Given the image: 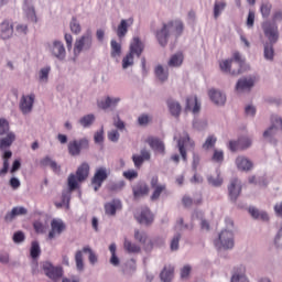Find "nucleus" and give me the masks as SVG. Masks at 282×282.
I'll return each instance as SVG.
<instances>
[{
	"label": "nucleus",
	"mask_w": 282,
	"mask_h": 282,
	"mask_svg": "<svg viewBox=\"0 0 282 282\" xmlns=\"http://www.w3.org/2000/svg\"><path fill=\"white\" fill-rule=\"evenodd\" d=\"M182 32H184V23H182V21H170L167 24H163V28L156 33V39L160 45L165 47L169 43V36H171V33L175 36H180Z\"/></svg>",
	"instance_id": "nucleus-1"
},
{
	"label": "nucleus",
	"mask_w": 282,
	"mask_h": 282,
	"mask_svg": "<svg viewBox=\"0 0 282 282\" xmlns=\"http://www.w3.org/2000/svg\"><path fill=\"white\" fill-rule=\"evenodd\" d=\"M243 59L239 52L234 53L232 59H225L219 63L220 70L224 74H230L231 76H239L241 74V67H243Z\"/></svg>",
	"instance_id": "nucleus-2"
},
{
	"label": "nucleus",
	"mask_w": 282,
	"mask_h": 282,
	"mask_svg": "<svg viewBox=\"0 0 282 282\" xmlns=\"http://www.w3.org/2000/svg\"><path fill=\"white\" fill-rule=\"evenodd\" d=\"M142 54V42L140 37H133L130 44L129 53L122 58V69H129L133 65V56H138Z\"/></svg>",
	"instance_id": "nucleus-3"
},
{
	"label": "nucleus",
	"mask_w": 282,
	"mask_h": 282,
	"mask_svg": "<svg viewBox=\"0 0 282 282\" xmlns=\"http://www.w3.org/2000/svg\"><path fill=\"white\" fill-rule=\"evenodd\" d=\"M68 153L73 158H76L83 153V151H87L89 149V139L88 138H82V139H74L68 142L67 145Z\"/></svg>",
	"instance_id": "nucleus-4"
},
{
	"label": "nucleus",
	"mask_w": 282,
	"mask_h": 282,
	"mask_svg": "<svg viewBox=\"0 0 282 282\" xmlns=\"http://www.w3.org/2000/svg\"><path fill=\"white\" fill-rule=\"evenodd\" d=\"M215 246L218 249L224 248V250H230V248H235V235L230 230H223L218 239L215 240Z\"/></svg>",
	"instance_id": "nucleus-5"
},
{
	"label": "nucleus",
	"mask_w": 282,
	"mask_h": 282,
	"mask_svg": "<svg viewBox=\"0 0 282 282\" xmlns=\"http://www.w3.org/2000/svg\"><path fill=\"white\" fill-rule=\"evenodd\" d=\"M94 43V39L91 36V30L86 31L82 35L80 39L76 40L75 46H74V54L75 56H78L83 50H91V45Z\"/></svg>",
	"instance_id": "nucleus-6"
},
{
	"label": "nucleus",
	"mask_w": 282,
	"mask_h": 282,
	"mask_svg": "<svg viewBox=\"0 0 282 282\" xmlns=\"http://www.w3.org/2000/svg\"><path fill=\"white\" fill-rule=\"evenodd\" d=\"M177 147H178V151H180V154H181V158L184 162L187 161V155H186V149L187 150H193L195 149V141L191 140V137H188L187 133H185L180 140H178V143H177Z\"/></svg>",
	"instance_id": "nucleus-7"
},
{
	"label": "nucleus",
	"mask_w": 282,
	"mask_h": 282,
	"mask_svg": "<svg viewBox=\"0 0 282 282\" xmlns=\"http://www.w3.org/2000/svg\"><path fill=\"white\" fill-rule=\"evenodd\" d=\"M67 228V226L65 225V223L61 219H53L51 221V230L48 232L47 239L52 240V239H56V237L63 235V232H65V229Z\"/></svg>",
	"instance_id": "nucleus-8"
},
{
	"label": "nucleus",
	"mask_w": 282,
	"mask_h": 282,
	"mask_svg": "<svg viewBox=\"0 0 282 282\" xmlns=\"http://www.w3.org/2000/svg\"><path fill=\"white\" fill-rule=\"evenodd\" d=\"M43 271L48 279H52V281H56V279H61V276H63V268L54 267L52 265V262H44Z\"/></svg>",
	"instance_id": "nucleus-9"
},
{
	"label": "nucleus",
	"mask_w": 282,
	"mask_h": 282,
	"mask_svg": "<svg viewBox=\"0 0 282 282\" xmlns=\"http://www.w3.org/2000/svg\"><path fill=\"white\" fill-rule=\"evenodd\" d=\"M107 177H109V174H107V167H98L91 178L94 191H98Z\"/></svg>",
	"instance_id": "nucleus-10"
},
{
	"label": "nucleus",
	"mask_w": 282,
	"mask_h": 282,
	"mask_svg": "<svg viewBox=\"0 0 282 282\" xmlns=\"http://www.w3.org/2000/svg\"><path fill=\"white\" fill-rule=\"evenodd\" d=\"M145 142L147 144H149L152 151H155V153H160L161 155H164L166 153V147L164 145V141H162L160 138L148 137L145 139Z\"/></svg>",
	"instance_id": "nucleus-11"
},
{
	"label": "nucleus",
	"mask_w": 282,
	"mask_h": 282,
	"mask_svg": "<svg viewBox=\"0 0 282 282\" xmlns=\"http://www.w3.org/2000/svg\"><path fill=\"white\" fill-rule=\"evenodd\" d=\"M262 28L264 30V35L269 39L270 43H276V41H279V28L276 24L265 22Z\"/></svg>",
	"instance_id": "nucleus-12"
},
{
	"label": "nucleus",
	"mask_w": 282,
	"mask_h": 282,
	"mask_svg": "<svg viewBox=\"0 0 282 282\" xmlns=\"http://www.w3.org/2000/svg\"><path fill=\"white\" fill-rule=\"evenodd\" d=\"M252 145V140L246 137H241L238 141H230L229 149L230 151H245V149H249Z\"/></svg>",
	"instance_id": "nucleus-13"
},
{
	"label": "nucleus",
	"mask_w": 282,
	"mask_h": 282,
	"mask_svg": "<svg viewBox=\"0 0 282 282\" xmlns=\"http://www.w3.org/2000/svg\"><path fill=\"white\" fill-rule=\"evenodd\" d=\"M34 98L36 96L34 94L23 95L20 99V110L22 113H30L32 111V107H34Z\"/></svg>",
	"instance_id": "nucleus-14"
},
{
	"label": "nucleus",
	"mask_w": 282,
	"mask_h": 282,
	"mask_svg": "<svg viewBox=\"0 0 282 282\" xmlns=\"http://www.w3.org/2000/svg\"><path fill=\"white\" fill-rule=\"evenodd\" d=\"M279 129L282 131V119L278 116H272L271 127L267 131H264L263 138H272V135H275Z\"/></svg>",
	"instance_id": "nucleus-15"
},
{
	"label": "nucleus",
	"mask_w": 282,
	"mask_h": 282,
	"mask_svg": "<svg viewBox=\"0 0 282 282\" xmlns=\"http://www.w3.org/2000/svg\"><path fill=\"white\" fill-rule=\"evenodd\" d=\"M252 87H254V77L241 78L236 85V91L238 94L250 91Z\"/></svg>",
	"instance_id": "nucleus-16"
},
{
	"label": "nucleus",
	"mask_w": 282,
	"mask_h": 282,
	"mask_svg": "<svg viewBox=\"0 0 282 282\" xmlns=\"http://www.w3.org/2000/svg\"><path fill=\"white\" fill-rule=\"evenodd\" d=\"M229 197L232 202H237V197L241 195V183H239L238 178H234L230 181L228 186Z\"/></svg>",
	"instance_id": "nucleus-17"
},
{
	"label": "nucleus",
	"mask_w": 282,
	"mask_h": 282,
	"mask_svg": "<svg viewBox=\"0 0 282 282\" xmlns=\"http://www.w3.org/2000/svg\"><path fill=\"white\" fill-rule=\"evenodd\" d=\"M51 54L55 56V58H58L59 61H63L65 58V45L61 41L53 42V45L50 46Z\"/></svg>",
	"instance_id": "nucleus-18"
},
{
	"label": "nucleus",
	"mask_w": 282,
	"mask_h": 282,
	"mask_svg": "<svg viewBox=\"0 0 282 282\" xmlns=\"http://www.w3.org/2000/svg\"><path fill=\"white\" fill-rule=\"evenodd\" d=\"M12 34H14V26L10 24V21L4 20L0 23V39L8 41V39L12 37Z\"/></svg>",
	"instance_id": "nucleus-19"
},
{
	"label": "nucleus",
	"mask_w": 282,
	"mask_h": 282,
	"mask_svg": "<svg viewBox=\"0 0 282 282\" xmlns=\"http://www.w3.org/2000/svg\"><path fill=\"white\" fill-rule=\"evenodd\" d=\"M236 166L238 171H243L248 173V171H252V167L254 166V164L252 163V161H250L246 156H238L236 159Z\"/></svg>",
	"instance_id": "nucleus-20"
},
{
	"label": "nucleus",
	"mask_w": 282,
	"mask_h": 282,
	"mask_svg": "<svg viewBox=\"0 0 282 282\" xmlns=\"http://www.w3.org/2000/svg\"><path fill=\"white\" fill-rule=\"evenodd\" d=\"M185 109L186 111H192V113H199L202 104L197 101V96L187 97Z\"/></svg>",
	"instance_id": "nucleus-21"
},
{
	"label": "nucleus",
	"mask_w": 282,
	"mask_h": 282,
	"mask_svg": "<svg viewBox=\"0 0 282 282\" xmlns=\"http://www.w3.org/2000/svg\"><path fill=\"white\" fill-rule=\"evenodd\" d=\"M118 102H120V98H111V97H106L105 100H99L97 101V107L99 109H115V107H118Z\"/></svg>",
	"instance_id": "nucleus-22"
},
{
	"label": "nucleus",
	"mask_w": 282,
	"mask_h": 282,
	"mask_svg": "<svg viewBox=\"0 0 282 282\" xmlns=\"http://www.w3.org/2000/svg\"><path fill=\"white\" fill-rule=\"evenodd\" d=\"M131 25H133V19L121 20L117 28V36L119 39H124V36H127V32H129V26Z\"/></svg>",
	"instance_id": "nucleus-23"
},
{
	"label": "nucleus",
	"mask_w": 282,
	"mask_h": 282,
	"mask_svg": "<svg viewBox=\"0 0 282 282\" xmlns=\"http://www.w3.org/2000/svg\"><path fill=\"white\" fill-rule=\"evenodd\" d=\"M167 109L174 118H180L182 113V105H180V101H175L174 99H167L166 101Z\"/></svg>",
	"instance_id": "nucleus-24"
},
{
	"label": "nucleus",
	"mask_w": 282,
	"mask_h": 282,
	"mask_svg": "<svg viewBox=\"0 0 282 282\" xmlns=\"http://www.w3.org/2000/svg\"><path fill=\"white\" fill-rule=\"evenodd\" d=\"M122 208V203L118 199H113L110 203L105 204V213L106 215H110L113 217L116 215V210H120Z\"/></svg>",
	"instance_id": "nucleus-25"
},
{
	"label": "nucleus",
	"mask_w": 282,
	"mask_h": 282,
	"mask_svg": "<svg viewBox=\"0 0 282 282\" xmlns=\"http://www.w3.org/2000/svg\"><path fill=\"white\" fill-rule=\"evenodd\" d=\"M20 215H28V209L25 207H13L12 210L4 216V221H13L15 217Z\"/></svg>",
	"instance_id": "nucleus-26"
},
{
	"label": "nucleus",
	"mask_w": 282,
	"mask_h": 282,
	"mask_svg": "<svg viewBox=\"0 0 282 282\" xmlns=\"http://www.w3.org/2000/svg\"><path fill=\"white\" fill-rule=\"evenodd\" d=\"M76 177L79 182H85V180L89 177V163L84 162L79 165V167L76 171Z\"/></svg>",
	"instance_id": "nucleus-27"
},
{
	"label": "nucleus",
	"mask_w": 282,
	"mask_h": 282,
	"mask_svg": "<svg viewBox=\"0 0 282 282\" xmlns=\"http://www.w3.org/2000/svg\"><path fill=\"white\" fill-rule=\"evenodd\" d=\"M209 98L212 102L215 105H226V95H224L221 91L212 89L209 90Z\"/></svg>",
	"instance_id": "nucleus-28"
},
{
	"label": "nucleus",
	"mask_w": 282,
	"mask_h": 282,
	"mask_svg": "<svg viewBox=\"0 0 282 282\" xmlns=\"http://www.w3.org/2000/svg\"><path fill=\"white\" fill-rule=\"evenodd\" d=\"M175 272V268L172 265H165L161 271V281L163 282H171L173 281V274Z\"/></svg>",
	"instance_id": "nucleus-29"
},
{
	"label": "nucleus",
	"mask_w": 282,
	"mask_h": 282,
	"mask_svg": "<svg viewBox=\"0 0 282 282\" xmlns=\"http://www.w3.org/2000/svg\"><path fill=\"white\" fill-rule=\"evenodd\" d=\"M231 282H249L248 278H246V268L240 267L234 271L231 276Z\"/></svg>",
	"instance_id": "nucleus-30"
},
{
	"label": "nucleus",
	"mask_w": 282,
	"mask_h": 282,
	"mask_svg": "<svg viewBox=\"0 0 282 282\" xmlns=\"http://www.w3.org/2000/svg\"><path fill=\"white\" fill-rule=\"evenodd\" d=\"M14 140H17V134H14V132H9L4 138L0 140L1 151H3L4 149H9V147H12Z\"/></svg>",
	"instance_id": "nucleus-31"
},
{
	"label": "nucleus",
	"mask_w": 282,
	"mask_h": 282,
	"mask_svg": "<svg viewBox=\"0 0 282 282\" xmlns=\"http://www.w3.org/2000/svg\"><path fill=\"white\" fill-rule=\"evenodd\" d=\"M41 166H50L54 173H61V167L50 156H45L40 161Z\"/></svg>",
	"instance_id": "nucleus-32"
},
{
	"label": "nucleus",
	"mask_w": 282,
	"mask_h": 282,
	"mask_svg": "<svg viewBox=\"0 0 282 282\" xmlns=\"http://www.w3.org/2000/svg\"><path fill=\"white\" fill-rule=\"evenodd\" d=\"M10 158H12V151H6L3 153V167L0 170V177L2 175H6L8 171L10 170Z\"/></svg>",
	"instance_id": "nucleus-33"
},
{
	"label": "nucleus",
	"mask_w": 282,
	"mask_h": 282,
	"mask_svg": "<svg viewBox=\"0 0 282 282\" xmlns=\"http://www.w3.org/2000/svg\"><path fill=\"white\" fill-rule=\"evenodd\" d=\"M110 47H111L110 56L112 58H118V56L122 54V44L118 43L116 40H111Z\"/></svg>",
	"instance_id": "nucleus-34"
},
{
	"label": "nucleus",
	"mask_w": 282,
	"mask_h": 282,
	"mask_svg": "<svg viewBox=\"0 0 282 282\" xmlns=\"http://www.w3.org/2000/svg\"><path fill=\"white\" fill-rule=\"evenodd\" d=\"M249 214L251 215V217H253V219H261L262 221H268V219H270L268 213L259 212V209L254 207L249 208Z\"/></svg>",
	"instance_id": "nucleus-35"
},
{
	"label": "nucleus",
	"mask_w": 282,
	"mask_h": 282,
	"mask_svg": "<svg viewBox=\"0 0 282 282\" xmlns=\"http://www.w3.org/2000/svg\"><path fill=\"white\" fill-rule=\"evenodd\" d=\"M155 219V216H153V213H151V209L149 207H144L142 212V221L145 224V226H151Z\"/></svg>",
	"instance_id": "nucleus-36"
},
{
	"label": "nucleus",
	"mask_w": 282,
	"mask_h": 282,
	"mask_svg": "<svg viewBox=\"0 0 282 282\" xmlns=\"http://www.w3.org/2000/svg\"><path fill=\"white\" fill-rule=\"evenodd\" d=\"M184 63V54L176 53L169 61L170 67H180Z\"/></svg>",
	"instance_id": "nucleus-37"
},
{
	"label": "nucleus",
	"mask_w": 282,
	"mask_h": 282,
	"mask_svg": "<svg viewBox=\"0 0 282 282\" xmlns=\"http://www.w3.org/2000/svg\"><path fill=\"white\" fill-rule=\"evenodd\" d=\"M96 122V116L94 115H86L79 119V124L84 127V129H88V127H91Z\"/></svg>",
	"instance_id": "nucleus-38"
},
{
	"label": "nucleus",
	"mask_w": 282,
	"mask_h": 282,
	"mask_svg": "<svg viewBox=\"0 0 282 282\" xmlns=\"http://www.w3.org/2000/svg\"><path fill=\"white\" fill-rule=\"evenodd\" d=\"M155 76L161 83H164V80H167L169 78V70H165L162 65H158L155 67Z\"/></svg>",
	"instance_id": "nucleus-39"
},
{
	"label": "nucleus",
	"mask_w": 282,
	"mask_h": 282,
	"mask_svg": "<svg viewBox=\"0 0 282 282\" xmlns=\"http://www.w3.org/2000/svg\"><path fill=\"white\" fill-rule=\"evenodd\" d=\"M154 191L150 197L151 202H158L160 199V196L164 191H166V185H159L156 187H152Z\"/></svg>",
	"instance_id": "nucleus-40"
},
{
	"label": "nucleus",
	"mask_w": 282,
	"mask_h": 282,
	"mask_svg": "<svg viewBox=\"0 0 282 282\" xmlns=\"http://www.w3.org/2000/svg\"><path fill=\"white\" fill-rule=\"evenodd\" d=\"M30 256L33 259H39V257H41V246L39 245V241H33L31 243Z\"/></svg>",
	"instance_id": "nucleus-41"
},
{
	"label": "nucleus",
	"mask_w": 282,
	"mask_h": 282,
	"mask_svg": "<svg viewBox=\"0 0 282 282\" xmlns=\"http://www.w3.org/2000/svg\"><path fill=\"white\" fill-rule=\"evenodd\" d=\"M123 248L127 252L130 253H135V252H140V246L132 243L131 241H129L128 239L124 240L123 242Z\"/></svg>",
	"instance_id": "nucleus-42"
},
{
	"label": "nucleus",
	"mask_w": 282,
	"mask_h": 282,
	"mask_svg": "<svg viewBox=\"0 0 282 282\" xmlns=\"http://www.w3.org/2000/svg\"><path fill=\"white\" fill-rule=\"evenodd\" d=\"M182 203H183V206H185V208H191L193 204H195L196 206H199V204H202V197L193 202V198H191L189 196H183Z\"/></svg>",
	"instance_id": "nucleus-43"
},
{
	"label": "nucleus",
	"mask_w": 282,
	"mask_h": 282,
	"mask_svg": "<svg viewBox=\"0 0 282 282\" xmlns=\"http://www.w3.org/2000/svg\"><path fill=\"white\" fill-rule=\"evenodd\" d=\"M212 162L221 164V162H224V151L215 149L212 155Z\"/></svg>",
	"instance_id": "nucleus-44"
},
{
	"label": "nucleus",
	"mask_w": 282,
	"mask_h": 282,
	"mask_svg": "<svg viewBox=\"0 0 282 282\" xmlns=\"http://www.w3.org/2000/svg\"><path fill=\"white\" fill-rule=\"evenodd\" d=\"M215 144H217V137L212 134L207 137L205 143L203 144V149L205 150L213 149Z\"/></svg>",
	"instance_id": "nucleus-45"
},
{
	"label": "nucleus",
	"mask_w": 282,
	"mask_h": 282,
	"mask_svg": "<svg viewBox=\"0 0 282 282\" xmlns=\"http://www.w3.org/2000/svg\"><path fill=\"white\" fill-rule=\"evenodd\" d=\"M132 193H133L134 202H140V199H142V185L138 184V185L133 186Z\"/></svg>",
	"instance_id": "nucleus-46"
},
{
	"label": "nucleus",
	"mask_w": 282,
	"mask_h": 282,
	"mask_svg": "<svg viewBox=\"0 0 282 282\" xmlns=\"http://www.w3.org/2000/svg\"><path fill=\"white\" fill-rule=\"evenodd\" d=\"M264 58L267 61H272V58H274V47L270 44L264 45Z\"/></svg>",
	"instance_id": "nucleus-47"
},
{
	"label": "nucleus",
	"mask_w": 282,
	"mask_h": 282,
	"mask_svg": "<svg viewBox=\"0 0 282 282\" xmlns=\"http://www.w3.org/2000/svg\"><path fill=\"white\" fill-rule=\"evenodd\" d=\"M226 8V2H215L214 6V17L215 19L219 18V14H221V11Z\"/></svg>",
	"instance_id": "nucleus-48"
},
{
	"label": "nucleus",
	"mask_w": 282,
	"mask_h": 282,
	"mask_svg": "<svg viewBox=\"0 0 282 282\" xmlns=\"http://www.w3.org/2000/svg\"><path fill=\"white\" fill-rule=\"evenodd\" d=\"M75 261H76V268L79 271H83L85 268V264L83 262V251H77L75 254Z\"/></svg>",
	"instance_id": "nucleus-49"
},
{
	"label": "nucleus",
	"mask_w": 282,
	"mask_h": 282,
	"mask_svg": "<svg viewBox=\"0 0 282 282\" xmlns=\"http://www.w3.org/2000/svg\"><path fill=\"white\" fill-rule=\"evenodd\" d=\"M68 188L69 191H76V188H78V181L76 180V174H70L68 176Z\"/></svg>",
	"instance_id": "nucleus-50"
},
{
	"label": "nucleus",
	"mask_w": 282,
	"mask_h": 282,
	"mask_svg": "<svg viewBox=\"0 0 282 282\" xmlns=\"http://www.w3.org/2000/svg\"><path fill=\"white\" fill-rule=\"evenodd\" d=\"M70 31L73 32V34H78L79 32H82L80 23H78V20H76V18H73L70 21Z\"/></svg>",
	"instance_id": "nucleus-51"
},
{
	"label": "nucleus",
	"mask_w": 282,
	"mask_h": 282,
	"mask_svg": "<svg viewBox=\"0 0 282 282\" xmlns=\"http://www.w3.org/2000/svg\"><path fill=\"white\" fill-rule=\"evenodd\" d=\"M180 239H182V235H180V234H176L173 237V239L171 241V246H170L172 251L178 250V248H180Z\"/></svg>",
	"instance_id": "nucleus-52"
},
{
	"label": "nucleus",
	"mask_w": 282,
	"mask_h": 282,
	"mask_svg": "<svg viewBox=\"0 0 282 282\" xmlns=\"http://www.w3.org/2000/svg\"><path fill=\"white\" fill-rule=\"evenodd\" d=\"M10 131V123L6 119H0V135H3Z\"/></svg>",
	"instance_id": "nucleus-53"
},
{
	"label": "nucleus",
	"mask_w": 282,
	"mask_h": 282,
	"mask_svg": "<svg viewBox=\"0 0 282 282\" xmlns=\"http://www.w3.org/2000/svg\"><path fill=\"white\" fill-rule=\"evenodd\" d=\"M83 252H88L89 253V261L90 263H96L98 261V257L96 256V253H94V251L91 250V248L89 247H84L83 248Z\"/></svg>",
	"instance_id": "nucleus-54"
},
{
	"label": "nucleus",
	"mask_w": 282,
	"mask_h": 282,
	"mask_svg": "<svg viewBox=\"0 0 282 282\" xmlns=\"http://www.w3.org/2000/svg\"><path fill=\"white\" fill-rule=\"evenodd\" d=\"M271 10H272V4L270 3H263L260 8V12L262 17H270Z\"/></svg>",
	"instance_id": "nucleus-55"
},
{
	"label": "nucleus",
	"mask_w": 282,
	"mask_h": 282,
	"mask_svg": "<svg viewBox=\"0 0 282 282\" xmlns=\"http://www.w3.org/2000/svg\"><path fill=\"white\" fill-rule=\"evenodd\" d=\"M26 17L30 19V21H33L36 23V11L34 10V7H29L26 10Z\"/></svg>",
	"instance_id": "nucleus-56"
},
{
	"label": "nucleus",
	"mask_w": 282,
	"mask_h": 282,
	"mask_svg": "<svg viewBox=\"0 0 282 282\" xmlns=\"http://www.w3.org/2000/svg\"><path fill=\"white\" fill-rule=\"evenodd\" d=\"M13 241L14 243H23V241H25V234H23V231H17L13 235Z\"/></svg>",
	"instance_id": "nucleus-57"
},
{
	"label": "nucleus",
	"mask_w": 282,
	"mask_h": 282,
	"mask_svg": "<svg viewBox=\"0 0 282 282\" xmlns=\"http://www.w3.org/2000/svg\"><path fill=\"white\" fill-rule=\"evenodd\" d=\"M207 180L212 186H221V184H224V178L221 176H217L216 178L209 176Z\"/></svg>",
	"instance_id": "nucleus-58"
},
{
	"label": "nucleus",
	"mask_w": 282,
	"mask_h": 282,
	"mask_svg": "<svg viewBox=\"0 0 282 282\" xmlns=\"http://www.w3.org/2000/svg\"><path fill=\"white\" fill-rule=\"evenodd\" d=\"M143 248L145 252H151V250H153V241L151 240V238L145 237L143 239Z\"/></svg>",
	"instance_id": "nucleus-59"
},
{
	"label": "nucleus",
	"mask_w": 282,
	"mask_h": 282,
	"mask_svg": "<svg viewBox=\"0 0 282 282\" xmlns=\"http://www.w3.org/2000/svg\"><path fill=\"white\" fill-rule=\"evenodd\" d=\"M33 228H34L35 232H37L40 235L45 234V225H43V223H41V221H35L33 224Z\"/></svg>",
	"instance_id": "nucleus-60"
},
{
	"label": "nucleus",
	"mask_w": 282,
	"mask_h": 282,
	"mask_svg": "<svg viewBox=\"0 0 282 282\" xmlns=\"http://www.w3.org/2000/svg\"><path fill=\"white\" fill-rule=\"evenodd\" d=\"M108 140H110V142H118V140H120V133L118 130H111L108 132Z\"/></svg>",
	"instance_id": "nucleus-61"
},
{
	"label": "nucleus",
	"mask_w": 282,
	"mask_h": 282,
	"mask_svg": "<svg viewBox=\"0 0 282 282\" xmlns=\"http://www.w3.org/2000/svg\"><path fill=\"white\" fill-rule=\"evenodd\" d=\"M113 127H116V129H119V131H123L124 129V121L120 120V116L117 115L116 118H113Z\"/></svg>",
	"instance_id": "nucleus-62"
},
{
	"label": "nucleus",
	"mask_w": 282,
	"mask_h": 282,
	"mask_svg": "<svg viewBox=\"0 0 282 282\" xmlns=\"http://www.w3.org/2000/svg\"><path fill=\"white\" fill-rule=\"evenodd\" d=\"M123 177L126 180H135L138 177V173L134 170L123 172Z\"/></svg>",
	"instance_id": "nucleus-63"
},
{
	"label": "nucleus",
	"mask_w": 282,
	"mask_h": 282,
	"mask_svg": "<svg viewBox=\"0 0 282 282\" xmlns=\"http://www.w3.org/2000/svg\"><path fill=\"white\" fill-rule=\"evenodd\" d=\"M47 76H50V67H44L40 70V80H47Z\"/></svg>",
	"instance_id": "nucleus-64"
}]
</instances>
